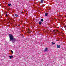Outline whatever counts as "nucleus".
I'll use <instances>...</instances> for the list:
<instances>
[{"instance_id": "nucleus-15", "label": "nucleus", "mask_w": 66, "mask_h": 66, "mask_svg": "<svg viewBox=\"0 0 66 66\" xmlns=\"http://www.w3.org/2000/svg\"><path fill=\"white\" fill-rule=\"evenodd\" d=\"M29 33H30V32H29Z\"/></svg>"}, {"instance_id": "nucleus-5", "label": "nucleus", "mask_w": 66, "mask_h": 66, "mask_svg": "<svg viewBox=\"0 0 66 66\" xmlns=\"http://www.w3.org/2000/svg\"><path fill=\"white\" fill-rule=\"evenodd\" d=\"M60 47H61V46H60V45H58L57 46V47L58 48H60Z\"/></svg>"}, {"instance_id": "nucleus-10", "label": "nucleus", "mask_w": 66, "mask_h": 66, "mask_svg": "<svg viewBox=\"0 0 66 66\" xmlns=\"http://www.w3.org/2000/svg\"><path fill=\"white\" fill-rule=\"evenodd\" d=\"M15 16H16V17H18V15H17V14H15Z\"/></svg>"}, {"instance_id": "nucleus-8", "label": "nucleus", "mask_w": 66, "mask_h": 66, "mask_svg": "<svg viewBox=\"0 0 66 66\" xmlns=\"http://www.w3.org/2000/svg\"><path fill=\"white\" fill-rule=\"evenodd\" d=\"M11 4H8V5L9 6H11Z\"/></svg>"}, {"instance_id": "nucleus-2", "label": "nucleus", "mask_w": 66, "mask_h": 66, "mask_svg": "<svg viewBox=\"0 0 66 66\" xmlns=\"http://www.w3.org/2000/svg\"><path fill=\"white\" fill-rule=\"evenodd\" d=\"M44 51V52H47L48 51V48H46Z\"/></svg>"}, {"instance_id": "nucleus-9", "label": "nucleus", "mask_w": 66, "mask_h": 66, "mask_svg": "<svg viewBox=\"0 0 66 66\" xmlns=\"http://www.w3.org/2000/svg\"><path fill=\"white\" fill-rule=\"evenodd\" d=\"M41 21H42V22H43V21H44V19H41Z\"/></svg>"}, {"instance_id": "nucleus-13", "label": "nucleus", "mask_w": 66, "mask_h": 66, "mask_svg": "<svg viewBox=\"0 0 66 66\" xmlns=\"http://www.w3.org/2000/svg\"><path fill=\"white\" fill-rule=\"evenodd\" d=\"M6 17H7V14H6Z\"/></svg>"}, {"instance_id": "nucleus-3", "label": "nucleus", "mask_w": 66, "mask_h": 66, "mask_svg": "<svg viewBox=\"0 0 66 66\" xmlns=\"http://www.w3.org/2000/svg\"><path fill=\"white\" fill-rule=\"evenodd\" d=\"M9 57L10 58V59H11L13 57V56L12 55H11V56H9Z\"/></svg>"}, {"instance_id": "nucleus-14", "label": "nucleus", "mask_w": 66, "mask_h": 66, "mask_svg": "<svg viewBox=\"0 0 66 66\" xmlns=\"http://www.w3.org/2000/svg\"><path fill=\"white\" fill-rule=\"evenodd\" d=\"M11 52L12 53H13V51H11Z\"/></svg>"}, {"instance_id": "nucleus-12", "label": "nucleus", "mask_w": 66, "mask_h": 66, "mask_svg": "<svg viewBox=\"0 0 66 66\" xmlns=\"http://www.w3.org/2000/svg\"><path fill=\"white\" fill-rule=\"evenodd\" d=\"M42 7H44V5H42Z\"/></svg>"}, {"instance_id": "nucleus-6", "label": "nucleus", "mask_w": 66, "mask_h": 66, "mask_svg": "<svg viewBox=\"0 0 66 66\" xmlns=\"http://www.w3.org/2000/svg\"><path fill=\"white\" fill-rule=\"evenodd\" d=\"M41 3H44V0H41Z\"/></svg>"}, {"instance_id": "nucleus-11", "label": "nucleus", "mask_w": 66, "mask_h": 66, "mask_svg": "<svg viewBox=\"0 0 66 66\" xmlns=\"http://www.w3.org/2000/svg\"><path fill=\"white\" fill-rule=\"evenodd\" d=\"M52 45H53L54 44H55V43L52 42Z\"/></svg>"}, {"instance_id": "nucleus-7", "label": "nucleus", "mask_w": 66, "mask_h": 66, "mask_svg": "<svg viewBox=\"0 0 66 66\" xmlns=\"http://www.w3.org/2000/svg\"><path fill=\"white\" fill-rule=\"evenodd\" d=\"M48 13H45V16H48Z\"/></svg>"}, {"instance_id": "nucleus-1", "label": "nucleus", "mask_w": 66, "mask_h": 66, "mask_svg": "<svg viewBox=\"0 0 66 66\" xmlns=\"http://www.w3.org/2000/svg\"><path fill=\"white\" fill-rule=\"evenodd\" d=\"M10 38V41L12 42L13 43H14L16 41V39L14 38V36L12 34H10L9 35Z\"/></svg>"}, {"instance_id": "nucleus-4", "label": "nucleus", "mask_w": 66, "mask_h": 66, "mask_svg": "<svg viewBox=\"0 0 66 66\" xmlns=\"http://www.w3.org/2000/svg\"><path fill=\"white\" fill-rule=\"evenodd\" d=\"M42 23V22H41V21H39V25H40Z\"/></svg>"}]
</instances>
